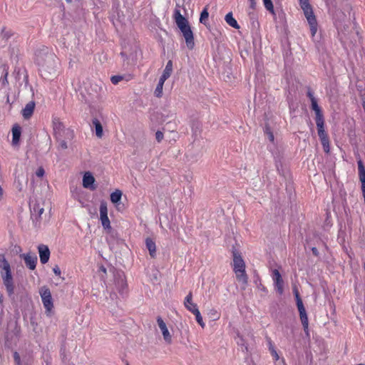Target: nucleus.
I'll return each instance as SVG.
<instances>
[{
  "mask_svg": "<svg viewBox=\"0 0 365 365\" xmlns=\"http://www.w3.org/2000/svg\"><path fill=\"white\" fill-rule=\"evenodd\" d=\"M35 63L42 78L51 80L58 73L60 61L56 55L48 47L42 46L35 52Z\"/></svg>",
  "mask_w": 365,
  "mask_h": 365,
  "instance_id": "f257e3e1",
  "label": "nucleus"
},
{
  "mask_svg": "<svg viewBox=\"0 0 365 365\" xmlns=\"http://www.w3.org/2000/svg\"><path fill=\"white\" fill-rule=\"evenodd\" d=\"M232 252L233 257V270L236 274V278L239 282H241L243 285H246L248 277L245 272V262L240 253L234 247Z\"/></svg>",
  "mask_w": 365,
  "mask_h": 365,
  "instance_id": "f03ea898",
  "label": "nucleus"
},
{
  "mask_svg": "<svg viewBox=\"0 0 365 365\" xmlns=\"http://www.w3.org/2000/svg\"><path fill=\"white\" fill-rule=\"evenodd\" d=\"M53 127L54 135L56 140H60L61 138H66V139L71 140L74 136L73 130L66 129L63 123L58 118H53Z\"/></svg>",
  "mask_w": 365,
  "mask_h": 365,
  "instance_id": "7ed1b4c3",
  "label": "nucleus"
},
{
  "mask_svg": "<svg viewBox=\"0 0 365 365\" xmlns=\"http://www.w3.org/2000/svg\"><path fill=\"white\" fill-rule=\"evenodd\" d=\"M294 293L296 298L297 306L298 311L299 312V317L302 322V324L303 326L304 331L307 333V334H308L309 320L306 312V309L303 304L302 300L300 297L299 293L297 289L294 290Z\"/></svg>",
  "mask_w": 365,
  "mask_h": 365,
  "instance_id": "20e7f679",
  "label": "nucleus"
},
{
  "mask_svg": "<svg viewBox=\"0 0 365 365\" xmlns=\"http://www.w3.org/2000/svg\"><path fill=\"white\" fill-rule=\"evenodd\" d=\"M303 10L304 14L307 20V22L310 27V31L312 36H314L317 31V21L316 16L314 14L313 9L312 6H309L307 7L302 8Z\"/></svg>",
  "mask_w": 365,
  "mask_h": 365,
  "instance_id": "39448f33",
  "label": "nucleus"
},
{
  "mask_svg": "<svg viewBox=\"0 0 365 365\" xmlns=\"http://www.w3.org/2000/svg\"><path fill=\"white\" fill-rule=\"evenodd\" d=\"M115 287L118 292L121 294L127 292V283L125 274L123 272H116L114 274Z\"/></svg>",
  "mask_w": 365,
  "mask_h": 365,
  "instance_id": "423d86ee",
  "label": "nucleus"
},
{
  "mask_svg": "<svg viewBox=\"0 0 365 365\" xmlns=\"http://www.w3.org/2000/svg\"><path fill=\"white\" fill-rule=\"evenodd\" d=\"M40 294L46 312H51L53 307V304L50 289L43 287L40 290Z\"/></svg>",
  "mask_w": 365,
  "mask_h": 365,
  "instance_id": "0eeeda50",
  "label": "nucleus"
},
{
  "mask_svg": "<svg viewBox=\"0 0 365 365\" xmlns=\"http://www.w3.org/2000/svg\"><path fill=\"white\" fill-rule=\"evenodd\" d=\"M180 30L185 38L187 47L190 50L193 49L195 46L194 35L190 26L188 25L185 28L180 29Z\"/></svg>",
  "mask_w": 365,
  "mask_h": 365,
  "instance_id": "6e6552de",
  "label": "nucleus"
},
{
  "mask_svg": "<svg viewBox=\"0 0 365 365\" xmlns=\"http://www.w3.org/2000/svg\"><path fill=\"white\" fill-rule=\"evenodd\" d=\"M100 218L105 229L110 228V220L108 217L107 203L104 201L101 202L100 205Z\"/></svg>",
  "mask_w": 365,
  "mask_h": 365,
  "instance_id": "1a4fd4ad",
  "label": "nucleus"
},
{
  "mask_svg": "<svg viewBox=\"0 0 365 365\" xmlns=\"http://www.w3.org/2000/svg\"><path fill=\"white\" fill-rule=\"evenodd\" d=\"M16 35L14 31L6 26H2L0 29V43L6 46L9 40Z\"/></svg>",
  "mask_w": 365,
  "mask_h": 365,
  "instance_id": "9d476101",
  "label": "nucleus"
},
{
  "mask_svg": "<svg viewBox=\"0 0 365 365\" xmlns=\"http://www.w3.org/2000/svg\"><path fill=\"white\" fill-rule=\"evenodd\" d=\"M1 276L2 277L4 284L6 287L9 296H11L14 293V285L11 272L4 274L3 272H1Z\"/></svg>",
  "mask_w": 365,
  "mask_h": 365,
  "instance_id": "9b49d317",
  "label": "nucleus"
},
{
  "mask_svg": "<svg viewBox=\"0 0 365 365\" xmlns=\"http://www.w3.org/2000/svg\"><path fill=\"white\" fill-rule=\"evenodd\" d=\"M272 279L276 287L277 292L281 295L284 292V281L279 272L277 269H274L272 272Z\"/></svg>",
  "mask_w": 365,
  "mask_h": 365,
  "instance_id": "f8f14e48",
  "label": "nucleus"
},
{
  "mask_svg": "<svg viewBox=\"0 0 365 365\" xmlns=\"http://www.w3.org/2000/svg\"><path fill=\"white\" fill-rule=\"evenodd\" d=\"M157 323H158V325L160 329L162 331L164 340L168 344H171L172 343V336L170 334V332L167 328L166 324L165 323V322L163 320V319L160 317H158Z\"/></svg>",
  "mask_w": 365,
  "mask_h": 365,
  "instance_id": "ddd939ff",
  "label": "nucleus"
},
{
  "mask_svg": "<svg viewBox=\"0 0 365 365\" xmlns=\"http://www.w3.org/2000/svg\"><path fill=\"white\" fill-rule=\"evenodd\" d=\"M24 259V262L30 269L34 270L37 263V256L35 254L26 253L20 256Z\"/></svg>",
  "mask_w": 365,
  "mask_h": 365,
  "instance_id": "4468645a",
  "label": "nucleus"
},
{
  "mask_svg": "<svg viewBox=\"0 0 365 365\" xmlns=\"http://www.w3.org/2000/svg\"><path fill=\"white\" fill-rule=\"evenodd\" d=\"M175 21L179 29L185 28L190 25L187 19H185L180 13V11L175 9L173 15Z\"/></svg>",
  "mask_w": 365,
  "mask_h": 365,
  "instance_id": "2eb2a0df",
  "label": "nucleus"
},
{
  "mask_svg": "<svg viewBox=\"0 0 365 365\" xmlns=\"http://www.w3.org/2000/svg\"><path fill=\"white\" fill-rule=\"evenodd\" d=\"M38 250L40 257V261L42 264H46L48 262L50 257V250L48 247L45 245H39L38 246Z\"/></svg>",
  "mask_w": 365,
  "mask_h": 365,
  "instance_id": "dca6fc26",
  "label": "nucleus"
},
{
  "mask_svg": "<svg viewBox=\"0 0 365 365\" xmlns=\"http://www.w3.org/2000/svg\"><path fill=\"white\" fill-rule=\"evenodd\" d=\"M95 178L90 172L85 173L83 177V186L85 188L90 189L91 190H96V187L94 186Z\"/></svg>",
  "mask_w": 365,
  "mask_h": 365,
  "instance_id": "f3484780",
  "label": "nucleus"
},
{
  "mask_svg": "<svg viewBox=\"0 0 365 365\" xmlns=\"http://www.w3.org/2000/svg\"><path fill=\"white\" fill-rule=\"evenodd\" d=\"M35 102L30 101L26 104L25 107L22 109L21 113L24 119H29L34 111L35 109Z\"/></svg>",
  "mask_w": 365,
  "mask_h": 365,
  "instance_id": "a211bd4d",
  "label": "nucleus"
},
{
  "mask_svg": "<svg viewBox=\"0 0 365 365\" xmlns=\"http://www.w3.org/2000/svg\"><path fill=\"white\" fill-rule=\"evenodd\" d=\"M8 66L6 64H2L0 66V83L2 86H5L9 83L8 82Z\"/></svg>",
  "mask_w": 365,
  "mask_h": 365,
  "instance_id": "6ab92c4d",
  "label": "nucleus"
},
{
  "mask_svg": "<svg viewBox=\"0 0 365 365\" xmlns=\"http://www.w3.org/2000/svg\"><path fill=\"white\" fill-rule=\"evenodd\" d=\"M184 306L190 312H192V310H193L194 307H195V308H197V304H195L192 302V292H190L188 293V294L185 297V301H184Z\"/></svg>",
  "mask_w": 365,
  "mask_h": 365,
  "instance_id": "aec40b11",
  "label": "nucleus"
},
{
  "mask_svg": "<svg viewBox=\"0 0 365 365\" xmlns=\"http://www.w3.org/2000/svg\"><path fill=\"white\" fill-rule=\"evenodd\" d=\"M146 248L149 251V254L152 258L156 256V246L155 242L150 237L145 239Z\"/></svg>",
  "mask_w": 365,
  "mask_h": 365,
  "instance_id": "412c9836",
  "label": "nucleus"
},
{
  "mask_svg": "<svg viewBox=\"0 0 365 365\" xmlns=\"http://www.w3.org/2000/svg\"><path fill=\"white\" fill-rule=\"evenodd\" d=\"M92 124H93V127L95 128L96 135L98 138H101L103 135V126H102L101 123L100 122V120L98 118H94L92 120Z\"/></svg>",
  "mask_w": 365,
  "mask_h": 365,
  "instance_id": "4be33fe9",
  "label": "nucleus"
},
{
  "mask_svg": "<svg viewBox=\"0 0 365 365\" xmlns=\"http://www.w3.org/2000/svg\"><path fill=\"white\" fill-rule=\"evenodd\" d=\"M316 124H317V133H318L319 139L328 137V135L324 130V119L316 120Z\"/></svg>",
  "mask_w": 365,
  "mask_h": 365,
  "instance_id": "5701e85b",
  "label": "nucleus"
},
{
  "mask_svg": "<svg viewBox=\"0 0 365 365\" xmlns=\"http://www.w3.org/2000/svg\"><path fill=\"white\" fill-rule=\"evenodd\" d=\"M21 127L19 125H14L12 128V145H16L19 143L21 137Z\"/></svg>",
  "mask_w": 365,
  "mask_h": 365,
  "instance_id": "b1692460",
  "label": "nucleus"
},
{
  "mask_svg": "<svg viewBox=\"0 0 365 365\" xmlns=\"http://www.w3.org/2000/svg\"><path fill=\"white\" fill-rule=\"evenodd\" d=\"M0 268L4 274L11 273V267L4 255H0Z\"/></svg>",
  "mask_w": 365,
  "mask_h": 365,
  "instance_id": "393cba45",
  "label": "nucleus"
},
{
  "mask_svg": "<svg viewBox=\"0 0 365 365\" xmlns=\"http://www.w3.org/2000/svg\"><path fill=\"white\" fill-rule=\"evenodd\" d=\"M311 103H312V108L313 110H314L315 114H316V120H323L324 119L323 114L321 111L319 106L317 104V100L312 99V101H311Z\"/></svg>",
  "mask_w": 365,
  "mask_h": 365,
  "instance_id": "a878e982",
  "label": "nucleus"
},
{
  "mask_svg": "<svg viewBox=\"0 0 365 365\" xmlns=\"http://www.w3.org/2000/svg\"><path fill=\"white\" fill-rule=\"evenodd\" d=\"M225 20L227 22V24L230 26L237 29H240V26L237 24V21L233 18L232 12H230L227 14H226Z\"/></svg>",
  "mask_w": 365,
  "mask_h": 365,
  "instance_id": "bb28decb",
  "label": "nucleus"
},
{
  "mask_svg": "<svg viewBox=\"0 0 365 365\" xmlns=\"http://www.w3.org/2000/svg\"><path fill=\"white\" fill-rule=\"evenodd\" d=\"M166 80H167L166 78H163V77L160 76V78L159 79V82H158L157 87L154 92L155 96L156 97L160 98L162 96L163 85Z\"/></svg>",
  "mask_w": 365,
  "mask_h": 365,
  "instance_id": "cd10ccee",
  "label": "nucleus"
},
{
  "mask_svg": "<svg viewBox=\"0 0 365 365\" xmlns=\"http://www.w3.org/2000/svg\"><path fill=\"white\" fill-rule=\"evenodd\" d=\"M172 71H173V62H172V61H168L165 66V68L163 71V73L161 77H163V78H165L168 79L170 76Z\"/></svg>",
  "mask_w": 365,
  "mask_h": 365,
  "instance_id": "c85d7f7f",
  "label": "nucleus"
},
{
  "mask_svg": "<svg viewBox=\"0 0 365 365\" xmlns=\"http://www.w3.org/2000/svg\"><path fill=\"white\" fill-rule=\"evenodd\" d=\"M192 313L195 316V319H196L197 322L198 323V324L202 328H204L205 324L203 322L202 317L201 316V314H200L198 308L194 307L193 310H192Z\"/></svg>",
  "mask_w": 365,
  "mask_h": 365,
  "instance_id": "c756f323",
  "label": "nucleus"
},
{
  "mask_svg": "<svg viewBox=\"0 0 365 365\" xmlns=\"http://www.w3.org/2000/svg\"><path fill=\"white\" fill-rule=\"evenodd\" d=\"M121 197L122 192L120 190H116L110 194V201L113 203L116 204L120 200Z\"/></svg>",
  "mask_w": 365,
  "mask_h": 365,
  "instance_id": "7c9ffc66",
  "label": "nucleus"
},
{
  "mask_svg": "<svg viewBox=\"0 0 365 365\" xmlns=\"http://www.w3.org/2000/svg\"><path fill=\"white\" fill-rule=\"evenodd\" d=\"M320 141L323 146L324 151L327 153H329L330 147L329 136L327 138H321Z\"/></svg>",
  "mask_w": 365,
  "mask_h": 365,
  "instance_id": "2f4dec72",
  "label": "nucleus"
},
{
  "mask_svg": "<svg viewBox=\"0 0 365 365\" xmlns=\"http://www.w3.org/2000/svg\"><path fill=\"white\" fill-rule=\"evenodd\" d=\"M208 16H209V13L207 11V7H205L202 11L201 12L200 14V22L201 24H205L206 23V21L208 19Z\"/></svg>",
  "mask_w": 365,
  "mask_h": 365,
  "instance_id": "473e14b6",
  "label": "nucleus"
},
{
  "mask_svg": "<svg viewBox=\"0 0 365 365\" xmlns=\"http://www.w3.org/2000/svg\"><path fill=\"white\" fill-rule=\"evenodd\" d=\"M264 7L272 14H274V6L271 0H263Z\"/></svg>",
  "mask_w": 365,
  "mask_h": 365,
  "instance_id": "72a5a7b5",
  "label": "nucleus"
},
{
  "mask_svg": "<svg viewBox=\"0 0 365 365\" xmlns=\"http://www.w3.org/2000/svg\"><path fill=\"white\" fill-rule=\"evenodd\" d=\"M33 211L40 217L43 213L44 209L43 207H41L39 204H35L33 207Z\"/></svg>",
  "mask_w": 365,
  "mask_h": 365,
  "instance_id": "f704fd0d",
  "label": "nucleus"
},
{
  "mask_svg": "<svg viewBox=\"0 0 365 365\" xmlns=\"http://www.w3.org/2000/svg\"><path fill=\"white\" fill-rule=\"evenodd\" d=\"M265 133L267 135L268 139L271 142H274V137L273 133L270 130V128L268 126L265 127Z\"/></svg>",
  "mask_w": 365,
  "mask_h": 365,
  "instance_id": "c9c22d12",
  "label": "nucleus"
},
{
  "mask_svg": "<svg viewBox=\"0 0 365 365\" xmlns=\"http://www.w3.org/2000/svg\"><path fill=\"white\" fill-rule=\"evenodd\" d=\"M123 79V77L122 76H119V75H117V76H113L111 78H110V81L112 82L113 84L114 85H116L118 84L120 81H121Z\"/></svg>",
  "mask_w": 365,
  "mask_h": 365,
  "instance_id": "e433bc0d",
  "label": "nucleus"
},
{
  "mask_svg": "<svg viewBox=\"0 0 365 365\" xmlns=\"http://www.w3.org/2000/svg\"><path fill=\"white\" fill-rule=\"evenodd\" d=\"M63 138H61L60 140H57V141L58 142V148L65 150L68 148V145L66 141Z\"/></svg>",
  "mask_w": 365,
  "mask_h": 365,
  "instance_id": "4c0bfd02",
  "label": "nucleus"
},
{
  "mask_svg": "<svg viewBox=\"0 0 365 365\" xmlns=\"http://www.w3.org/2000/svg\"><path fill=\"white\" fill-rule=\"evenodd\" d=\"M14 359L16 365H21V361L19 354L17 351H14L13 354Z\"/></svg>",
  "mask_w": 365,
  "mask_h": 365,
  "instance_id": "58836bf2",
  "label": "nucleus"
},
{
  "mask_svg": "<svg viewBox=\"0 0 365 365\" xmlns=\"http://www.w3.org/2000/svg\"><path fill=\"white\" fill-rule=\"evenodd\" d=\"M327 5L332 6L334 9H337L338 2L336 0H324Z\"/></svg>",
  "mask_w": 365,
  "mask_h": 365,
  "instance_id": "ea45409f",
  "label": "nucleus"
},
{
  "mask_svg": "<svg viewBox=\"0 0 365 365\" xmlns=\"http://www.w3.org/2000/svg\"><path fill=\"white\" fill-rule=\"evenodd\" d=\"M164 138V134L162 131L158 130L155 133V139L158 141V143H160Z\"/></svg>",
  "mask_w": 365,
  "mask_h": 365,
  "instance_id": "a19ab883",
  "label": "nucleus"
},
{
  "mask_svg": "<svg viewBox=\"0 0 365 365\" xmlns=\"http://www.w3.org/2000/svg\"><path fill=\"white\" fill-rule=\"evenodd\" d=\"M9 53H10V56H11V58H12L14 56H18V51L16 52L15 51V48L14 47H12L11 46H9Z\"/></svg>",
  "mask_w": 365,
  "mask_h": 365,
  "instance_id": "79ce46f5",
  "label": "nucleus"
},
{
  "mask_svg": "<svg viewBox=\"0 0 365 365\" xmlns=\"http://www.w3.org/2000/svg\"><path fill=\"white\" fill-rule=\"evenodd\" d=\"M45 173L44 169L42 167H40L38 168V170L36 172V176L41 178L43 176Z\"/></svg>",
  "mask_w": 365,
  "mask_h": 365,
  "instance_id": "37998d69",
  "label": "nucleus"
},
{
  "mask_svg": "<svg viewBox=\"0 0 365 365\" xmlns=\"http://www.w3.org/2000/svg\"><path fill=\"white\" fill-rule=\"evenodd\" d=\"M299 5H300L301 8L311 6L309 0H299Z\"/></svg>",
  "mask_w": 365,
  "mask_h": 365,
  "instance_id": "c03bdc74",
  "label": "nucleus"
},
{
  "mask_svg": "<svg viewBox=\"0 0 365 365\" xmlns=\"http://www.w3.org/2000/svg\"><path fill=\"white\" fill-rule=\"evenodd\" d=\"M210 314L211 315V317H213V318H214V319H219V315H218V314H217V311H216V310H215V309H212V310L210 311Z\"/></svg>",
  "mask_w": 365,
  "mask_h": 365,
  "instance_id": "a18cd8bd",
  "label": "nucleus"
},
{
  "mask_svg": "<svg viewBox=\"0 0 365 365\" xmlns=\"http://www.w3.org/2000/svg\"><path fill=\"white\" fill-rule=\"evenodd\" d=\"M53 271L54 272V274L57 276H60L61 275V269L59 268V267L58 265H56L53 268Z\"/></svg>",
  "mask_w": 365,
  "mask_h": 365,
  "instance_id": "49530a36",
  "label": "nucleus"
},
{
  "mask_svg": "<svg viewBox=\"0 0 365 365\" xmlns=\"http://www.w3.org/2000/svg\"><path fill=\"white\" fill-rule=\"evenodd\" d=\"M312 252L313 253V255L316 257L319 256V251L317 249V247H314L312 248Z\"/></svg>",
  "mask_w": 365,
  "mask_h": 365,
  "instance_id": "de8ad7c7",
  "label": "nucleus"
},
{
  "mask_svg": "<svg viewBox=\"0 0 365 365\" xmlns=\"http://www.w3.org/2000/svg\"><path fill=\"white\" fill-rule=\"evenodd\" d=\"M250 3V8L255 9L256 7V1L255 0H249Z\"/></svg>",
  "mask_w": 365,
  "mask_h": 365,
  "instance_id": "09e8293b",
  "label": "nucleus"
},
{
  "mask_svg": "<svg viewBox=\"0 0 365 365\" xmlns=\"http://www.w3.org/2000/svg\"><path fill=\"white\" fill-rule=\"evenodd\" d=\"M307 96L309 98L311 101H312V99H316L311 91H309L307 92Z\"/></svg>",
  "mask_w": 365,
  "mask_h": 365,
  "instance_id": "8fccbe9b",
  "label": "nucleus"
},
{
  "mask_svg": "<svg viewBox=\"0 0 365 365\" xmlns=\"http://www.w3.org/2000/svg\"><path fill=\"white\" fill-rule=\"evenodd\" d=\"M272 355L275 357V359L277 360L279 359V356L275 350L272 351Z\"/></svg>",
  "mask_w": 365,
  "mask_h": 365,
  "instance_id": "3c124183",
  "label": "nucleus"
},
{
  "mask_svg": "<svg viewBox=\"0 0 365 365\" xmlns=\"http://www.w3.org/2000/svg\"><path fill=\"white\" fill-rule=\"evenodd\" d=\"M99 270L103 272L104 274H106V268L104 266H101Z\"/></svg>",
  "mask_w": 365,
  "mask_h": 365,
  "instance_id": "603ef678",
  "label": "nucleus"
},
{
  "mask_svg": "<svg viewBox=\"0 0 365 365\" xmlns=\"http://www.w3.org/2000/svg\"><path fill=\"white\" fill-rule=\"evenodd\" d=\"M3 298H4V297H3V295H2V294L0 292V304H1V303H2V302H3Z\"/></svg>",
  "mask_w": 365,
  "mask_h": 365,
  "instance_id": "864d4df0",
  "label": "nucleus"
},
{
  "mask_svg": "<svg viewBox=\"0 0 365 365\" xmlns=\"http://www.w3.org/2000/svg\"><path fill=\"white\" fill-rule=\"evenodd\" d=\"M341 3L346 2L348 0H339Z\"/></svg>",
  "mask_w": 365,
  "mask_h": 365,
  "instance_id": "5fc2aeb1",
  "label": "nucleus"
},
{
  "mask_svg": "<svg viewBox=\"0 0 365 365\" xmlns=\"http://www.w3.org/2000/svg\"><path fill=\"white\" fill-rule=\"evenodd\" d=\"M67 2H71V0H66Z\"/></svg>",
  "mask_w": 365,
  "mask_h": 365,
  "instance_id": "6e6d98bb",
  "label": "nucleus"
},
{
  "mask_svg": "<svg viewBox=\"0 0 365 365\" xmlns=\"http://www.w3.org/2000/svg\"><path fill=\"white\" fill-rule=\"evenodd\" d=\"M127 365H128V364H127Z\"/></svg>",
  "mask_w": 365,
  "mask_h": 365,
  "instance_id": "4d7b16f0",
  "label": "nucleus"
}]
</instances>
